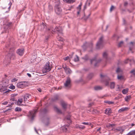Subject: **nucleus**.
Returning <instances> with one entry per match:
<instances>
[{"instance_id": "f257e3e1", "label": "nucleus", "mask_w": 135, "mask_h": 135, "mask_svg": "<svg viewBox=\"0 0 135 135\" xmlns=\"http://www.w3.org/2000/svg\"><path fill=\"white\" fill-rule=\"evenodd\" d=\"M51 68V64H50V62H47L43 69L42 71L43 73H46L50 71Z\"/></svg>"}, {"instance_id": "f03ea898", "label": "nucleus", "mask_w": 135, "mask_h": 135, "mask_svg": "<svg viewBox=\"0 0 135 135\" xmlns=\"http://www.w3.org/2000/svg\"><path fill=\"white\" fill-rule=\"evenodd\" d=\"M101 81L105 82L107 86L109 85V81L110 80L109 78L106 75L101 74L100 75Z\"/></svg>"}, {"instance_id": "7ed1b4c3", "label": "nucleus", "mask_w": 135, "mask_h": 135, "mask_svg": "<svg viewBox=\"0 0 135 135\" xmlns=\"http://www.w3.org/2000/svg\"><path fill=\"white\" fill-rule=\"evenodd\" d=\"M15 57V55L13 52L12 51H10V52L6 56V59H7V60H6V62H9L11 59H13Z\"/></svg>"}, {"instance_id": "20e7f679", "label": "nucleus", "mask_w": 135, "mask_h": 135, "mask_svg": "<svg viewBox=\"0 0 135 135\" xmlns=\"http://www.w3.org/2000/svg\"><path fill=\"white\" fill-rule=\"evenodd\" d=\"M49 30H51L53 32H55L57 31L58 33V35L59 34H61L62 33V30L61 28L60 27H56L54 29H53L52 27H50V28L48 29Z\"/></svg>"}, {"instance_id": "39448f33", "label": "nucleus", "mask_w": 135, "mask_h": 135, "mask_svg": "<svg viewBox=\"0 0 135 135\" xmlns=\"http://www.w3.org/2000/svg\"><path fill=\"white\" fill-rule=\"evenodd\" d=\"M71 80L69 77L67 78L65 83L64 84V86L66 88H70L71 86Z\"/></svg>"}, {"instance_id": "423d86ee", "label": "nucleus", "mask_w": 135, "mask_h": 135, "mask_svg": "<svg viewBox=\"0 0 135 135\" xmlns=\"http://www.w3.org/2000/svg\"><path fill=\"white\" fill-rule=\"evenodd\" d=\"M103 37H101L99 39V41L97 44V48L99 49L102 47L103 46Z\"/></svg>"}, {"instance_id": "0eeeda50", "label": "nucleus", "mask_w": 135, "mask_h": 135, "mask_svg": "<svg viewBox=\"0 0 135 135\" xmlns=\"http://www.w3.org/2000/svg\"><path fill=\"white\" fill-rule=\"evenodd\" d=\"M37 112V110H35L30 112L28 116L31 118L32 120L33 119L34 117L35 116V114Z\"/></svg>"}, {"instance_id": "6e6552de", "label": "nucleus", "mask_w": 135, "mask_h": 135, "mask_svg": "<svg viewBox=\"0 0 135 135\" xmlns=\"http://www.w3.org/2000/svg\"><path fill=\"white\" fill-rule=\"evenodd\" d=\"M55 13L57 14H60L62 12V9L59 6H55Z\"/></svg>"}, {"instance_id": "1a4fd4ad", "label": "nucleus", "mask_w": 135, "mask_h": 135, "mask_svg": "<svg viewBox=\"0 0 135 135\" xmlns=\"http://www.w3.org/2000/svg\"><path fill=\"white\" fill-rule=\"evenodd\" d=\"M31 97V95L28 94H25L24 96H22V98H23L24 103H25V102L27 100V99L30 98Z\"/></svg>"}, {"instance_id": "9d476101", "label": "nucleus", "mask_w": 135, "mask_h": 135, "mask_svg": "<svg viewBox=\"0 0 135 135\" xmlns=\"http://www.w3.org/2000/svg\"><path fill=\"white\" fill-rule=\"evenodd\" d=\"M63 68L67 74H70L71 73L72 71L69 68H68L66 66L63 67Z\"/></svg>"}, {"instance_id": "9b49d317", "label": "nucleus", "mask_w": 135, "mask_h": 135, "mask_svg": "<svg viewBox=\"0 0 135 135\" xmlns=\"http://www.w3.org/2000/svg\"><path fill=\"white\" fill-rule=\"evenodd\" d=\"M24 49L23 48L18 49L17 51V53L19 55L22 56L24 53Z\"/></svg>"}, {"instance_id": "f8f14e48", "label": "nucleus", "mask_w": 135, "mask_h": 135, "mask_svg": "<svg viewBox=\"0 0 135 135\" xmlns=\"http://www.w3.org/2000/svg\"><path fill=\"white\" fill-rule=\"evenodd\" d=\"M54 110L57 112V113L59 114L62 113L61 110L59 109L55 105L54 106Z\"/></svg>"}, {"instance_id": "ddd939ff", "label": "nucleus", "mask_w": 135, "mask_h": 135, "mask_svg": "<svg viewBox=\"0 0 135 135\" xmlns=\"http://www.w3.org/2000/svg\"><path fill=\"white\" fill-rule=\"evenodd\" d=\"M23 99L22 98H20L19 99L18 101H17L18 104L19 105H25L24 104H24H22L23 103Z\"/></svg>"}, {"instance_id": "4468645a", "label": "nucleus", "mask_w": 135, "mask_h": 135, "mask_svg": "<svg viewBox=\"0 0 135 135\" xmlns=\"http://www.w3.org/2000/svg\"><path fill=\"white\" fill-rule=\"evenodd\" d=\"M112 113L111 109L110 108H108L106 109L105 110V113L106 114H110Z\"/></svg>"}, {"instance_id": "2eb2a0df", "label": "nucleus", "mask_w": 135, "mask_h": 135, "mask_svg": "<svg viewBox=\"0 0 135 135\" xmlns=\"http://www.w3.org/2000/svg\"><path fill=\"white\" fill-rule=\"evenodd\" d=\"M45 124L47 126H48L50 123V121L49 118H47L45 120Z\"/></svg>"}, {"instance_id": "dca6fc26", "label": "nucleus", "mask_w": 135, "mask_h": 135, "mask_svg": "<svg viewBox=\"0 0 135 135\" xmlns=\"http://www.w3.org/2000/svg\"><path fill=\"white\" fill-rule=\"evenodd\" d=\"M102 89V87L99 86H96L94 87V89L95 90H100Z\"/></svg>"}, {"instance_id": "f3484780", "label": "nucleus", "mask_w": 135, "mask_h": 135, "mask_svg": "<svg viewBox=\"0 0 135 135\" xmlns=\"http://www.w3.org/2000/svg\"><path fill=\"white\" fill-rule=\"evenodd\" d=\"M128 109V108L127 107L119 109L118 110L119 113H121L122 112L126 111Z\"/></svg>"}, {"instance_id": "a211bd4d", "label": "nucleus", "mask_w": 135, "mask_h": 135, "mask_svg": "<svg viewBox=\"0 0 135 135\" xmlns=\"http://www.w3.org/2000/svg\"><path fill=\"white\" fill-rule=\"evenodd\" d=\"M61 105L63 108L64 109L66 108V104L64 102H62L61 103Z\"/></svg>"}, {"instance_id": "6ab92c4d", "label": "nucleus", "mask_w": 135, "mask_h": 135, "mask_svg": "<svg viewBox=\"0 0 135 135\" xmlns=\"http://www.w3.org/2000/svg\"><path fill=\"white\" fill-rule=\"evenodd\" d=\"M90 62H91V64H93V62H95V63L94 64L95 66H97V62H97V61H96V59L95 58H94V59H93L91 60Z\"/></svg>"}, {"instance_id": "aec40b11", "label": "nucleus", "mask_w": 135, "mask_h": 135, "mask_svg": "<svg viewBox=\"0 0 135 135\" xmlns=\"http://www.w3.org/2000/svg\"><path fill=\"white\" fill-rule=\"evenodd\" d=\"M116 130H117V131L120 132L121 133H122V132L124 131V130L122 129L121 127H118L116 129Z\"/></svg>"}, {"instance_id": "412c9836", "label": "nucleus", "mask_w": 135, "mask_h": 135, "mask_svg": "<svg viewBox=\"0 0 135 135\" xmlns=\"http://www.w3.org/2000/svg\"><path fill=\"white\" fill-rule=\"evenodd\" d=\"M115 84L114 82H112L110 84V87L111 89H114V88Z\"/></svg>"}, {"instance_id": "4be33fe9", "label": "nucleus", "mask_w": 135, "mask_h": 135, "mask_svg": "<svg viewBox=\"0 0 135 135\" xmlns=\"http://www.w3.org/2000/svg\"><path fill=\"white\" fill-rule=\"evenodd\" d=\"M135 135V130L132 131L129 133H128L127 135Z\"/></svg>"}, {"instance_id": "5701e85b", "label": "nucleus", "mask_w": 135, "mask_h": 135, "mask_svg": "<svg viewBox=\"0 0 135 135\" xmlns=\"http://www.w3.org/2000/svg\"><path fill=\"white\" fill-rule=\"evenodd\" d=\"M90 112L93 114L97 112V111L96 109H94L93 108H91L90 109L89 111Z\"/></svg>"}, {"instance_id": "b1692460", "label": "nucleus", "mask_w": 135, "mask_h": 135, "mask_svg": "<svg viewBox=\"0 0 135 135\" xmlns=\"http://www.w3.org/2000/svg\"><path fill=\"white\" fill-rule=\"evenodd\" d=\"M10 100L14 102V103H15L17 102V99L15 97H11Z\"/></svg>"}, {"instance_id": "393cba45", "label": "nucleus", "mask_w": 135, "mask_h": 135, "mask_svg": "<svg viewBox=\"0 0 135 135\" xmlns=\"http://www.w3.org/2000/svg\"><path fill=\"white\" fill-rule=\"evenodd\" d=\"M103 55L104 58L106 59L108 56V54L106 52H105L103 53Z\"/></svg>"}, {"instance_id": "a878e982", "label": "nucleus", "mask_w": 135, "mask_h": 135, "mask_svg": "<svg viewBox=\"0 0 135 135\" xmlns=\"http://www.w3.org/2000/svg\"><path fill=\"white\" fill-rule=\"evenodd\" d=\"M128 91V89H124L122 91V93L123 94H125L127 93Z\"/></svg>"}, {"instance_id": "bb28decb", "label": "nucleus", "mask_w": 135, "mask_h": 135, "mask_svg": "<svg viewBox=\"0 0 135 135\" xmlns=\"http://www.w3.org/2000/svg\"><path fill=\"white\" fill-rule=\"evenodd\" d=\"M77 127H79L80 129H84L85 128V126H82L81 125H78L77 126Z\"/></svg>"}, {"instance_id": "cd10ccee", "label": "nucleus", "mask_w": 135, "mask_h": 135, "mask_svg": "<svg viewBox=\"0 0 135 135\" xmlns=\"http://www.w3.org/2000/svg\"><path fill=\"white\" fill-rule=\"evenodd\" d=\"M117 78L119 80H121L124 79V77L122 75H118L117 76Z\"/></svg>"}, {"instance_id": "c85d7f7f", "label": "nucleus", "mask_w": 135, "mask_h": 135, "mask_svg": "<svg viewBox=\"0 0 135 135\" xmlns=\"http://www.w3.org/2000/svg\"><path fill=\"white\" fill-rule=\"evenodd\" d=\"M131 98V96L128 95L125 98V100L126 101H128Z\"/></svg>"}, {"instance_id": "c756f323", "label": "nucleus", "mask_w": 135, "mask_h": 135, "mask_svg": "<svg viewBox=\"0 0 135 135\" xmlns=\"http://www.w3.org/2000/svg\"><path fill=\"white\" fill-rule=\"evenodd\" d=\"M63 1L69 3H71L74 2L75 0H63Z\"/></svg>"}, {"instance_id": "7c9ffc66", "label": "nucleus", "mask_w": 135, "mask_h": 135, "mask_svg": "<svg viewBox=\"0 0 135 135\" xmlns=\"http://www.w3.org/2000/svg\"><path fill=\"white\" fill-rule=\"evenodd\" d=\"M15 110L16 111L19 112L21 111V109L20 108L17 107L15 108Z\"/></svg>"}, {"instance_id": "2f4dec72", "label": "nucleus", "mask_w": 135, "mask_h": 135, "mask_svg": "<svg viewBox=\"0 0 135 135\" xmlns=\"http://www.w3.org/2000/svg\"><path fill=\"white\" fill-rule=\"evenodd\" d=\"M104 102L109 104H112L114 103L113 102L110 101H104Z\"/></svg>"}, {"instance_id": "473e14b6", "label": "nucleus", "mask_w": 135, "mask_h": 135, "mask_svg": "<svg viewBox=\"0 0 135 135\" xmlns=\"http://www.w3.org/2000/svg\"><path fill=\"white\" fill-rule=\"evenodd\" d=\"M79 60V58L76 55L74 59V61L75 62H77Z\"/></svg>"}, {"instance_id": "72a5a7b5", "label": "nucleus", "mask_w": 135, "mask_h": 135, "mask_svg": "<svg viewBox=\"0 0 135 135\" xmlns=\"http://www.w3.org/2000/svg\"><path fill=\"white\" fill-rule=\"evenodd\" d=\"M11 91V90L9 89H6V90H2V92L4 91V93H6L9 92Z\"/></svg>"}, {"instance_id": "f704fd0d", "label": "nucleus", "mask_w": 135, "mask_h": 135, "mask_svg": "<svg viewBox=\"0 0 135 135\" xmlns=\"http://www.w3.org/2000/svg\"><path fill=\"white\" fill-rule=\"evenodd\" d=\"M60 3V1H57L55 3V6H59Z\"/></svg>"}, {"instance_id": "c9c22d12", "label": "nucleus", "mask_w": 135, "mask_h": 135, "mask_svg": "<svg viewBox=\"0 0 135 135\" xmlns=\"http://www.w3.org/2000/svg\"><path fill=\"white\" fill-rule=\"evenodd\" d=\"M123 42L122 41H120L118 44V46L119 47H120L123 44Z\"/></svg>"}, {"instance_id": "e433bc0d", "label": "nucleus", "mask_w": 135, "mask_h": 135, "mask_svg": "<svg viewBox=\"0 0 135 135\" xmlns=\"http://www.w3.org/2000/svg\"><path fill=\"white\" fill-rule=\"evenodd\" d=\"M81 124L85 125H91V123H90L88 122H82L81 123Z\"/></svg>"}, {"instance_id": "4c0bfd02", "label": "nucleus", "mask_w": 135, "mask_h": 135, "mask_svg": "<svg viewBox=\"0 0 135 135\" xmlns=\"http://www.w3.org/2000/svg\"><path fill=\"white\" fill-rule=\"evenodd\" d=\"M9 88L12 89H15V86L13 85H11V86L9 87Z\"/></svg>"}, {"instance_id": "58836bf2", "label": "nucleus", "mask_w": 135, "mask_h": 135, "mask_svg": "<svg viewBox=\"0 0 135 135\" xmlns=\"http://www.w3.org/2000/svg\"><path fill=\"white\" fill-rule=\"evenodd\" d=\"M81 4L77 7V9L78 10V11H80L81 9Z\"/></svg>"}, {"instance_id": "ea45409f", "label": "nucleus", "mask_w": 135, "mask_h": 135, "mask_svg": "<svg viewBox=\"0 0 135 135\" xmlns=\"http://www.w3.org/2000/svg\"><path fill=\"white\" fill-rule=\"evenodd\" d=\"M129 61H133V60H129V59H126V60L124 61V62L125 63H128V62Z\"/></svg>"}, {"instance_id": "a19ab883", "label": "nucleus", "mask_w": 135, "mask_h": 135, "mask_svg": "<svg viewBox=\"0 0 135 135\" xmlns=\"http://www.w3.org/2000/svg\"><path fill=\"white\" fill-rule=\"evenodd\" d=\"M130 73L133 74L135 76V69H133L131 71Z\"/></svg>"}, {"instance_id": "79ce46f5", "label": "nucleus", "mask_w": 135, "mask_h": 135, "mask_svg": "<svg viewBox=\"0 0 135 135\" xmlns=\"http://www.w3.org/2000/svg\"><path fill=\"white\" fill-rule=\"evenodd\" d=\"M17 94H12L11 95V97H15L16 96H17Z\"/></svg>"}, {"instance_id": "37998d69", "label": "nucleus", "mask_w": 135, "mask_h": 135, "mask_svg": "<svg viewBox=\"0 0 135 135\" xmlns=\"http://www.w3.org/2000/svg\"><path fill=\"white\" fill-rule=\"evenodd\" d=\"M121 71V70L119 68H118L117 70H116V72L117 73H119Z\"/></svg>"}, {"instance_id": "c03bdc74", "label": "nucleus", "mask_w": 135, "mask_h": 135, "mask_svg": "<svg viewBox=\"0 0 135 135\" xmlns=\"http://www.w3.org/2000/svg\"><path fill=\"white\" fill-rule=\"evenodd\" d=\"M83 58L85 60H87L88 59L89 57L88 56L86 55Z\"/></svg>"}, {"instance_id": "a18cd8bd", "label": "nucleus", "mask_w": 135, "mask_h": 135, "mask_svg": "<svg viewBox=\"0 0 135 135\" xmlns=\"http://www.w3.org/2000/svg\"><path fill=\"white\" fill-rule=\"evenodd\" d=\"M114 7L113 6H112L110 9V11L111 12L114 9Z\"/></svg>"}, {"instance_id": "49530a36", "label": "nucleus", "mask_w": 135, "mask_h": 135, "mask_svg": "<svg viewBox=\"0 0 135 135\" xmlns=\"http://www.w3.org/2000/svg\"><path fill=\"white\" fill-rule=\"evenodd\" d=\"M17 79L16 78H15L11 80V81L12 82H14L17 81Z\"/></svg>"}, {"instance_id": "de8ad7c7", "label": "nucleus", "mask_w": 135, "mask_h": 135, "mask_svg": "<svg viewBox=\"0 0 135 135\" xmlns=\"http://www.w3.org/2000/svg\"><path fill=\"white\" fill-rule=\"evenodd\" d=\"M58 98V96H56L55 97L54 99H52L53 101H54L55 100H57V99Z\"/></svg>"}, {"instance_id": "09e8293b", "label": "nucleus", "mask_w": 135, "mask_h": 135, "mask_svg": "<svg viewBox=\"0 0 135 135\" xmlns=\"http://www.w3.org/2000/svg\"><path fill=\"white\" fill-rule=\"evenodd\" d=\"M69 58V56H68L66 57H65L64 58V59L65 60H66L68 59Z\"/></svg>"}, {"instance_id": "8fccbe9b", "label": "nucleus", "mask_w": 135, "mask_h": 135, "mask_svg": "<svg viewBox=\"0 0 135 135\" xmlns=\"http://www.w3.org/2000/svg\"><path fill=\"white\" fill-rule=\"evenodd\" d=\"M73 8V6H71L69 9H67L66 10H70L71 9Z\"/></svg>"}, {"instance_id": "3c124183", "label": "nucleus", "mask_w": 135, "mask_h": 135, "mask_svg": "<svg viewBox=\"0 0 135 135\" xmlns=\"http://www.w3.org/2000/svg\"><path fill=\"white\" fill-rule=\"evenodd\" d=\"M22 85V83H18L17 84V86H18L19 88H21V86H20V85Z\"/></svg>"}, {"instance_id": "603ef678", "label": "nucleus", "mask_w": 135, "mask_h": 135, "mask_svg": "<svg viewBox=\"0 0 135 135\" xmlns=\"http://www.w3.org/2000/svg\"><path fill=\"white\" fill-rule=\"evenodd\" d=\"M59 37V36L57 37V38L60 41H62V39L60 37V39H59L58 38V37Z\"/></svg>"}, {"instance_id": "864d4df0", "label": "nucleus", "mask_w": 135, "mask_h": 135, "mask_svg": "<svg viewBox=\"0 0 135 135\" xmlns=\"http://www.w3.org/2000/svg\"><path fill=\"white\" fill-rule=\"evenodd\" d=\"M8 102L7 101L5 102L2 103V104L3 105H6L7 104Z\"/></svg>"}, {"instance_id": "5fc2aeb1", "label": "nucleus", "mask_w": 135, "mask_h": 135, "mask_svg": "<svg viewBox=\"0 0 135 135\" xmlns=\"http://www.w3.org/2000/svg\"><path fill=\"white\" fill-rule=\"evenodd\" d=\"M67 122L68 123H71V120H66Z\"/></svg>"}, {"instance_id": "6e6d98bb", "label": "nucleus", "mask_w": 135, "mask_h": 135, "mask_svg": "<svg viewBox=\"0 0 135 135\" xmlns=\"http://www.w3.org/2000/svg\"><path fill=\"white\" fill-rule=\"evenodd\" d=\"M101 129V127H99L98 129H97L96 130L97 131H99Z\"/></svg>"}, {"instance_id": "4d7b16f0", "label": "nucleus", "mask_w": 135, "mask_h": 135, "mask_svg": "<svg viewBox=\"0 0 135 135\" xmlns=\"http://www.w3.org/2000/svg\"><path fill=\"white\" fill-rule=\"evenodd\" d=\"M133 42H131L130 43V44L131 45V46H133Z\"/></svg>"}, {"instance_id": "13d9d810", "label": "nucleus", "mask_w": 135, "mask_h": 135, "mask_svg": "<svg viewBox=\"0 0 135 135\" xmlns=\"http://www.w3.org/2000/svg\"><path fill=\"white\" fill-rule=\"evenodd\" d=\"M65 119L66 120H70V119L69 117H68L67 118Z\"/></svg>"}, {"instance_id": "bf43d9fd", "label": "nucleus", "mask_w": 135, "mask_h": 135, "mask_svg": "<svg viewBox=\"0 0 135 135\" xmlns=\"http://www.w3.org/2000/svg\"><path fill=\"white\" fill-rule=\"evenodd\" d=\"M128 3L127 2H125L124 3V6H126L127 5Z\"/></svg>"}, {"instance_id": "052dcab7", "label": "nucleus", "mask_w": 135, "mask_h": 135, "mask_svg": "<svg viewBox=\"0 0 135 135\" xmlns=\"http://www.w3.org/2000/svg\"><path fill=\"white\" fill-rule=\"evenodd\" d=\"M21 131L22 132H23L25 131V129L23 127L22 129H21Z\"/></svg>"}, {"instance_id": "680f3d73", "label": "nucleus", "mask_w": 135, "mask_h": 135, "mask_svg": "<svg viewBox=\"0 0 135 135\" xmlns=\"http://www.w3.org/2000/svg\"><path fill=\"white\" fill-rule=\"evenodd\" d=\"M27 75H28L29 77H31V75L30 74H29V73H27Z\"/></svg>"}, {"instance_id": "e2e57ef3", "label": "nucleus", "mask_w": 135, "mask_h": 135, "mask_svg": "<svg viewBox=\"0 0 135 135\" xmlns=\"http://www.w3.org/2000/svg\"><path fill=\"white\" fill-rule=\"evenodd\" d=\"M38 90L40 92H41V89L39 88L38 89Z\"/></svg>"}, {"instance_id": "0e129e2a", "label": "nucleus", "mask_w": 135, "mask_h": 135, "mask_svg": "<svg viewBox=\"0 0 135 135\" xmlns=\"http://www.w3.org/2000/svg\"><path fill=\"white\" fill-rule=\"evenodd\" d=\"M80 11H77V14L78 15H79L80 13Z\"/></svg>"}, {"instance_id": "69168bd1", "label": "nucleus", "mask_w": 135, "mask_h": 135, "mask_svg": "<svg viewBox=\"0 0 135 135\" xmlns=\"http://www.w3.org/2000/svg\"><path fill=\"white\" fill-rule=\"evenodd\" d=\"M134 125V124L133 123H132L131 124V126L133 127Z\"/></svg>"}, {"instance_id": "338daca9", "label": "nucleus", "mask_w": 135, "mask_h": 135, "mask_svg": "<svg viewBox=\"0 0 135 135\" xmlns=\"http://www.w3.org/2000/svg\"><path fill=\"white\" fill-rule=\"evenodd\" d=\"M35 131H36V133H38V132H37V130L35 128Z\"/></svg>"}, {"instance_id": "774afa93", "label": "nucleus", "mask_w": 135, "mask_h": 135, "mask_svg": "<svg viewBox=\"0 0 135 135\" xmlns=\"http://www.w3.org/2000/svg\"><path fill=\"white\" fill-rule=\"evenodd\" d=\"M0 91H1V92H2V89H0Z\"/></svg>"}]
</instances>
